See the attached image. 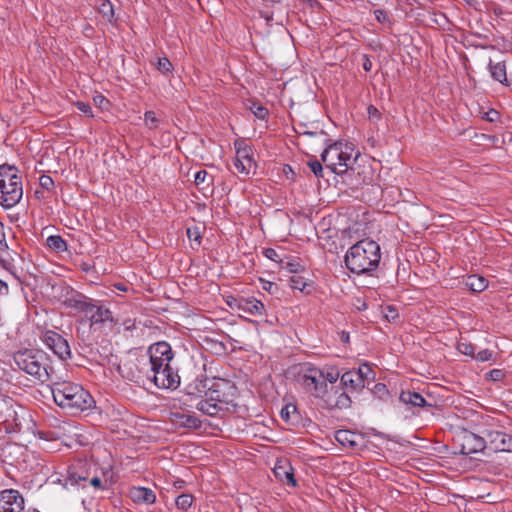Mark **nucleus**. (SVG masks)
Listing matches in <instances>:
<instances>
[{
	"mask_svg": "<svg viewBox=\"0 0 512 512\" xmlns=\"http://www.w3.org/2000/svg\"><path fill=\"white\" fill-rule=\"evenodd\" d=\"M235 147L236 156L234 159V167L239 173L249 174L251 168L254 166L251 147L244 142H236Z\"/></svg>",
	"mask_w": 512,
	"mask_h": 512,
	"instance_id": "obj_14",
	"label": "nucleus"
},
{
	"mask_svg": "<svg viewBox=\"0 0 512 512\" xmlns=\"http://www.w3.org/2000/svg\"><path fill=\"white\" fill-rule=\"evenodd\" d=\"M235 386L225 379L215 380L205 391V399L200 400L196 408L209 416H217L221 412H229L236 407L234 404Z\"/></svg>",
	"mask_w": 512,
	"mask_h": 512,
	"instance_id": "obj_3",
	"label": "nucleus"
},
{
	"mask_svg": "<svg viewBox=\"0 0 512 512\" xmlns=\"http://www.w3.org/2000/svg\"><path fill=\"white\" fill-rule=\"evenodd\" d=\"M7 247L4 234V225L0 222V250Z\"/></svg>",
	"mask_w": 512,
	"mask_h": 512,
	"instance_id": "obj_54",
	"label": "nucleus"
},
{
	"mask_svg": "<svg viewBox=\"0 0 512 512\" xmlns=\"http://www.w3.org/2000/svg\"><path fill=\"white\" fill-rule=\"evenodd\" d=\"M24 510V499L14 489H7L0 492V512H22Z\"/></svg>",
	"mask_w": 512,
	"mask_h": 512,
	"instance_id": "obj_13",
	"label": "nucleus"
},
{
	"mask_svg": "<svg viewBox=\"0 0 512 512\" xmlns=\"http://www.w3.org/2000/svg\"><path fill=\"white\" fill-rule=\"evenodd\" d=\"M498 112L495 110H490L489 112L485 113L484 119H486L489 122H494L498 119Z\"/></svg>",
	"mask_w": 512,
	"mask_h": 512,
	"instance_id": "obj_52",
	"label": "nucleus"
},
{
	"mask_svg": "<svg viewBox=\"0 0 512 512\" xmlns=\"http://www.w3.org/2000/svg\"><path fill=\"white\" fill-rule=\"evenodd\" d=\"M51 390L55 403L71 414L83 412L95 406V400L91 394L79 384L58 381L53 383Z\"/></svg>",
	"mask_w": 512,
	"mask_h": 512,
	"instance_id": "obj_2",
	"label": "nucleus"
},
{
	"mask_svg": "<svg viewBox=\"0 0 512 512\" xmlns=\"http://www.w3.org/2000/svg\"><path fill=\"white\" fill-rule=\"evenodd\" d=\"M263 289L268 291L270 294H273L274 293V290L277 289V285L275 283H272V282H267L263 285Z\"/></svg>",
	"mask_w": 512,
	"mask_h": 512,
	"instance_id": "obj_55",
	"label": "nucleus"
},
{
	"mask_svg": "<svg viewBox=\"0 0 512 512\" xmlns=\"http://www.w3.org/2000/svg\"><path fill=\"white\" fill-rule=\"evenodd\" d=\"M341 383L351 391H360L365 387L364 381L361 380V376L357 374L355 369L345 372L341 376Z\"/></svg>",
	"mask_w": 512,
	"mask_h": 512,
	"instance_id": "obj_23",
	"label": "nucleus"
},
{
	"mask_svg": "<svg viewBox=\"0 0 512 512\" xmlns=\"http://www.w3.org/2000/svg\"><path fill=\"white\" fill-rule=\"evenodd\" d=\"M169 421L176 428L199 430L202 427V421L197 416L183 411H171Z\"/></svg>",
	"mask_w": 512,
	"mask_h": 512,
	"instance_id": "obj_15",
	"label": "nucleus"
},
{
	"mask_svg": "<svg viewBox=\"0 0 512 512\" xmlns=\"http://www.w3.org/2000/svg\"><path fill=\"white\" fill-rule=\"evenodd\" d=\"M23 196L22 176L14 165H0V205L9 209L20 202Z\"/></svg>",
	"mask_w": 512,
	"mask_h": 512,
	"instance_id": "obj_6",
	"label": "nucleus"
},
{
	"mask_svg": "<svg viewBox=\"0 0 512 512\" xmlns=\"http://www.w3.org/2000/svg\"><path fill=\"white\" fill-rule=\"evenodd\" d=\"M375 389V393H387L388 390L386 388V385L385 384H382V383H377L374 387Z\"/></svg>",
	"mask_w": 512,
	"mask_h": 512,
	"instance_id": "obj_57",
	"label": "nucleus"
},
{
	"mask_svg": "<svg viewBox=\"0 0 512 512\" xmlns=\"http://www.w3.org/2000/svg\"><path fill=\"white\" fill-rule=\"evenodd\" d=\"M366 307H367L366 303H364V302H363V303H362V305H360V306L358 307V310H365V309H366Z\"/></svg>",
	"mask_w": 512,
	"mask_h": 512,
	"instance_id": "obj_64",
	"label": "nucleus"
},
{
	"mask_svg": "<svg viewBox=\"0 0 512 512\" xmlns=\"http://www.w3.org/2000/svg\"><path fill=\"white\" fill-rule=\"evenodd\" d=\"M147 359L149 360L150 372L159 369L162 366L172 365L174 352L169 343L160 341L152 344L147 351Z\"/></svg>",
	"mask_w": 512,
	"mask_h": 512,
	"instance_id": "obj_9",
	"label": "nucleus"
},
{
	"mask_svg": "<svg viewBox=\"0 0 512 512\" xmlns=\"http://www.w3.org/2000/svg\"><path fill=\"white\" fill-rule=\"evenodd\" d=\"M144 121L145 124L149 129H156L159 124V120L156 117V114L154 111H146L144 114Z\"/></svg>",
	"mask_w": 512,
	"mask_h": 512,
	"instance_id": "obj_35",
	"label": "nucleus"
},
{
	"mask_svg": "<svg viewBox=\"0 0 512 512\" xmlns=\"http://www.w3.org/2000/svg\"><path fill=\"white\" fill-rule=\"evenodd\" d=\"M149 364L147 356L130 355L118 364L117 371L122 378L128 381L145 384L150 378Z\"/></svg>",
	"mask_w": 512,
	"mask_h": 512,
	"instance_id": "obj_8",
	"label": "nucleus"
},
{
	"mask_svg": "<svg viewBox=\"0 0 512 512\" xmlns=\"http://www.w3.org/2000/svg\"><path fill=\"white\" fill-rule=\"evenodd\" d=\"M493 357V351L489 349H484L475 354L474 359L480 362L490 361Z\"/></svg>",
	"mask_w": 512,
	"mask_h": 512,
	"instance_id": "obj_42",
	"label": "nucleus"
},
{
	"mask_svg": "<svg viewBox=\"0 0 512 512\" xmlns=\"http://www.w3.org/2000/svg\"><path fill=\"white\" fill-rule=\"evenodd\" d=\"M248 109L255 115V117L261 120L266 119L269 114L268 109L266 107L254 101H250Z\"/></svg>",
	"mask_w": 512,
	"mask_h": 512,
	"instance_id": "obj_30",
	"label": "nucleus"
},
{
	"mask_svg": "<svg viewBox=\"0 0 512 512\" xmlns=\"http://www.w3.org/2000/svg\"><path fill=\"white\" fill-rule=\"evenodd\" d=\"M63 304L67 308L74 309L78 312H83L87 315L94 309L93 300L78 292H72L65 298Z\"/></svg>",
	"mask_w": 512,
	"mask_h": 512,
	"instance_id": "obj_17",
	"label": "nucleus"
},
{
	"mask_svg": "<svg viewBox=\"0 0 512 512\" xmlns=\"http://www.w3.org/2000/svg\"><path fill=\"white\" fill-rule=\"evenodd\" d=\"M296 411H297V408L294 404H287L281 409V412H280L281 418L284 421L289 422L292 420V415L295 414Z\"/></svg>",
	"mask_w": 512,
	"mask_h": 512,
	"instance_id": "obj_39",
	"label": "nucleus"
},
{
	"mask_svg": "<svg viewBox=\"0 0 512 512\" xmlns=\"http://www.w3.org/2000/svg\"><path fill=\"white\" fill-rule=\"evenodd\" d=\"M302 3L307 4L310 8L320 5L318 0H299Z\"/></svg>",
	"mask_w": 512,
	"mask_h": 512,
	"instance_id": "obj_59",
	"label": "nucleus"
},
{
	"mask_svg": "<svg viewBox=\"0 0 512 512\" xmlns=\"http://www.w3.org/2000/svg\"><path fill=\"white\" fill-rule=\"evenodd\" d=\"M381 260L380 245L370 239H362L351 246L344 257L346 268L356 275H372Z\"/></svg>",
	"mask_w": 512,
	"mask_h": 512,
	"instance_id": "obj_1",
	"label": "nucleus"
},
{
	"mask_svg": "<svg viewBox=\"0 0 512 512\" xmlns=\"http://www.w3.org/2000/svg\"><path fill=\"white\" fill-rule=\"evenodd\" d=\"M41 339L61 360H67L71 357V349L68 341L57 332L48 330L42 335Z\"/></svg>",
	"mask_w": 512,
	"mask_h": 512,
	"instance_id": "obj_11",
	"label": "nucleus"
},
{
	"mask_svg": "<svg viewBox=\"0 0 512 512\" xmlns=\"http://www.w3.org/2000/svg\"><path fill=\"white\" fill-rule=\"evenodd\" d=\"M90 315L91 327L96 325H105L109 323L112 326L113 316L112 312L104 306H98L94 303V309L88 313Z\"/></svg>",
	"mask_w": 512,
	"mask_h": 512,
	"instance_id": "obj_20",
	"label": "nucleus"
},
{
	"mask_svg": "<svg viewBox=\"0 0 512 512\" xmlns=\"http://www.w3.org/2000/svg\"><path fill=\"white\" fill-rule=\"evenodd\" d=\"M340 339L342 342L344 343H348L349 340H350V336H349V333L348 332H345V331H342L341 332V335H340Z\"/></svg>",
	"mask_w": 512,
	"mask_h": 512,
	"instance_id": "obj_60",
	"label": "nucleus"
},
{
	"mask_svg": "<svg viewBox=\"0 0 512 512\" xmlns=\"http://www.w3.org/2000/svg\"><path fill=\"white\" fill-rule=\"evenodd\" d=\"M90 484L95 488L101 489L103 488L102 481L99 477H94L91 479Z\"/></svg>",
	"mask_w": 512,
	"mask_h": 512,
	"instance_id": "obj_58",
	"label": "nucleus"
},
{
	"mask_svg": "<svg viewBox=\"0 0 512 512\" xmlns=\"http://www.w3.org/2000/svg\"><path fill=\"white\" fill-rule=\"evenodd\" d=\"M156 67L162 74H169L173 69L172 63L167 57L158 58Z\"/></svg>",
	"mask_w": 512,
	"mask_h": 512,
	"instance_id": "obj_34",
	"label": "nucleus"
},
{
	"mask_svg": "<svg viewBox=\"0 0 512 512\" xmlns=\"http://www.w3.org/2000/svg\"><path fill=\"white\" fill-rule=\"evenodd\" d=\"M130 497L137 503L153 504L156 501L155 493L146 487H133L130 490Z\"/></svg>",
	"mask_w": 512,
	"mask_h": 512,
	"instance_id": "obj_22",
	"label": "nucleus"
},
{
	"mask_svg": "<svg viewBox=\"0 0 512 512\" xmlns=\"http://www.w3.org/2000/svg\"><path fill=\"white\" fill-rule=\"evenodd\" d=\"M39 184L43 189L50 190L54 186V181L49 175H41Z\"/></svg>",
	"mask_w": 512,
	"mask_h": 512,
	"instance_id": "obj_44",
	"label": "nucleus"
},
{
	"mask_svg": "<svg viewBox=\"0 0 512 512\" xmlns=\"http://www.w3.org/2000/svg\"><path fill=\"white\" fill-rule=\"evenodd\" d=\"M194 497L191 494H181L176 498V506L179 509L187 510L191 507Z\"/></svg>",
	"mask_w": 512,
	"mask_h": 512,
	"instance_id": "obj_32",
	"label": "nucleus"
},
{
	"mask_svg": "<svg viewBox=\"0 0 512 512\" xmlns=\"http://www.w3.org/2000/svg\"><path fill=\"white\" fill-rule=\"evenodd\" d=\"M487 447L486 437L476 435L472 432H465L463 435L461 450L463 455H471L482 452Z\"/></svg>",
	"mask_w": 512,
	"mask_h": 512,
	"instance_id": "obj_16",
	"label": "nucleus"
},
{
	"mask_svg": "<svg viewBox=\"0 0 512 512\" xmlns=\"http://www.w3.org/2000/svg\"><path fill=\"white\" fill-rule=\"evenodd\" d=\"M362 66H363V69H364L366 72L371 71V69H372V61L370 60V58H369V56H368V55H364V56H363V63H362Z\"/></svg>",
	"mask_w": 512,
	"mask_h": 512,
	"instance_id": "obj_53",
	"label": "nucleus"
},
{
	"mask_svg": "<svg viewBox=\"0 0 512 512\" xmlns=\"http://www.w3.org/2000/svg\"><path fill=\"white\" fill-rule=\"evenodd\" d=\"M367 113L371 121H379L382 116L381 112L373 105L367 107Z\"/></svg>",
	"mask_w": 512,
	"mask_h": 512,
	"instance_id": "obj_45",
	"label": "nucleus"
},
{
	"mask_svg": "<svg viewBox=\"0 0 512 512\" xmlns=\"http://www.w3.org/2000/svg\"><path fill=\"white\" fill-rule=\"evenodd\" d=\"M75 105H76L77 109L80 112H82V113H84V114H86V115H88L90 117L93 116L92 108H91V106L88 103H85V102H82V101H78V102L75 103Z\"/></svg>",
	"mask_w": 512,
	"mask_h": 512,
	"instance_id": "obj_47",
	"label": "nucleus"
},
{
	"mask_svg": "<svg viewBox=\"0 0 512 512\" xmlns=\"http://www.w3.org/2000/svg\"><path fill=\"white\" fill-rule=\"evenodd\" d=\"M375 18L383 23L387 20V13L384 10L377 9L374 11Z\"/></svg>",
	"mask_w": 512,
	"mask_h": 512,
	"instance_id": "obj_51",
	"label": "nucleus"
},
{
	"mask_svg": "<svg viewBox=\"0 0 512 512\" xmlns=\"http://www.w3.org/2000/svg\"><path fill=\"white\" fill-rule=\"evenodd\" d=\"M302 134H303V135H309V136H314V135H316V133H315V132H310V131H305V132H303Z\"/></svg>",
	"mask_w": 512,
	"mask_h": 512,
	"instance_id": "obj_63",
	"label": "nucleus"
},
{
	"mask_svg": "<svg viewBox=\"0 0 512 512\" xmlns=\"http://www.w3.org/2000/svg\"><path fill=\"white\" fill-rule=\"evenodd\" d=\"M489 376L493 381H500L504 378V372L501 369H493L489 372Z\"/></svg>",
	"mask_w": 512,
	"mask_h": 512,
	"instance_id": "obj_48",
	"label": "nucleus"
},
{
	"mask_svg": "<svg viewBox=\"0 0 512 512\" xmlns=\"http://www.w3.org/2000/svg\"><path fill=\"white\" fill-rule=\"evenodd\" d=\"M356 372L359 376H361V380L364 381V385L370 381H374L375 379V373L368 363L360 365Z\"/></svg>",
	"mask_w": 512,
	"mask_h": 512,
	"instance_id": "obj_28",
	"label": "nucleus"
},
{
	"mask_svg": "<svg viewBox=\"0 0 512 512\" xmlns=\"http://www.w3.org/2000/svg\"><path fill=\"white\" fill-rule=\"evenodd\" d=\"M335 439L342 446L356 450L361 446L363 438L360 434L354 433L350 430H338L335 434Z\"/></svg>",
	"mask_w": 512,
	"mask_h": 512,
	"instance_id": "obj_19",
	"label": "nucleus"
},
{
	"mask_svg": "<svg viewBox=\"0 0 512 512\" xmlns=\"http://www.w3.org/2000/svg\"><path fill=\"white\" fill-rule=\"evenodd\" d=\"M382 313L388 322H394L399 317L398 310L391 305L384 307Z\"/></svg>",
	"mask_w": 512,
	"mask_h": 512,
	"instance_id": "obj_38",
	"label": "nucleus"
},
{
	"mask_svg": "<svg viewBox=\"0 0 512 512\" xmlns=\"http://www.w3.org/2000/svg\"><path fill=\"white\" fill-rule=\"evenodd\" d=\"M13 360L17 368L44 383L54 373L49 355L40 349H23L14 353Z\"/></svg>",
	"mask_w": 512,
	"mask_h": 512,
	"instance_id": "obj_4",
	"label": "nucleus"
},
{
	"mask_svg": "<svg viewBox=\"0 0 512 512\" xmlns=\"http://www.w3.org/2000/svg\"><path fill=\"white\" fill-rule=\"evenodd\" d=\"M234 305L237 309L249 313L253 316H262L265 314V306L254 297L233 298Z\"/></svg>",
	"mask_w": 512,
	"mask_h": 512,
	"instance_id": "obj_18",
	"label": "nucleus"
},
{
	"mask_svg": "<svg viewBox=\"0 0 512 512\" xmlns=\"http://www.w3.org/2000/svg\"><path fill=\"white\" fill-rule=\"evenodd\" d=\"M263 254L265 255L266 258L272 261L279 262L280 264L283 263V259L280 257L278 252L273 248H266Z\"/></svg>",
	"mask_w": 512,
	"mask_h": 512,
	"instance_id": "obj_43",
	"label": "nucleus"
},
{
	"mask_svg": "<svg viewBox=\"0 0 512 512\" xmlns=\"http://www.w3.org/2000/svg\"><path fill=\"white\" fill-rule=\"evenodd\" d=\"M465 285L473 292H482L488 286V281L478 275H470L465 281Z\"/></svg>",
	"mask_w": 512,
	"mask_h": 512,
	"instance_id": "obj_25",
	"label": "nucleus"
},
{
	"mask_svg": "<svg viewBox=\"0 0 512 512\" xmlns=\"http://www.w3.org/2000/svg\"><path fill=\"white\" fill-rule=\"evenodd\" d=\"M281 267L287 269L291 273H297L301 266L299 263L283 260V263H281Z\"/></svg>",
	"mask_w": 512,
	"mask_h": 512,
	"instance_id": "obj_46",
	"label": "nucleus"
},
{
	"mask_svg": "<svg viewBox=\"0 0 512 512\" xmlns=\"http://www.w3.org/2000/svg\"><path fill=\"white\" fill-rule=\"evenodd\" d=\"M186 234L190 241L196 242V244L198 246L201 244L202 230H201L200 226L193 225V226L188 227Z\"/></svg>",
	"mask_w": 512,
	"mask_h": 512,
	"instance_id": "obj_31",
	"label": "nucleus"
},
{
	"mask_svg": "<svg viewBox=\"0 0 512 512\" xmlns=\"http://www.w3.org/2000/svg\"><path fill=\"white\" fill-rule=\"evenodd\" d=\"M489 71L494 80L509 86L510 83L507 79L506 65L504 61L493 63L491 60L488 64Z\"/></svg>",
	"mask_w": 512,
	"mask_h": 512,
	"instance_id": "obj_24",
	"label": "nucleus"
},
{
	"mask_svg": "<svg viewBox=\"0 0 512 512\" xmlns=\"http://www.w3.org/2000/svg\"><path fill=\"white\" fill-rule=\"evenodd\" d=\"M352 143L335 142L329 145L321 154V161L332 173L349 176L354 171L353 164L359 152L353 158Z\"/></svg>",
	"mask_w": 512,
	"mask_h": 512,
	"instance_id": "obj_5",
	"label": "nucleus"
},
{
	"mask_svg": "<svg viewBox=\"0 0 512 512\" xmlns=\"http://www.w3.org/2000/svg\"><path fill=\"white\" fill-rule=\"evenodd\" d=\"M285 474V480H286V483L295 487L296 486V480L294 478V474H293V471H292V468H290L289 471H285L284 472Z\"/></svg>",
	"mask_w": 512,
	"mask_h": 512,
	"instance_id": "obj_50",
	"label": "nucleus"
},
{
	"mask_svg": "<svg viewBox=\"0 0 512 512\" xmlns=\"http://www.w3.org/2000/svg\"><path fill=\"white\" fill-rule=\"evenodd\" d=\"M295 380L302 385L308 392L318 398H322L327 393V383H325L324 372L310 364H302L295 367Z\"/></svg>",
	"mask_w": 512,
	"mask_h": 512,
	"instance_id": "obj_7",
	"label": "nucleus"
},
{
	"mask_svg": "<svg viewBox=\"0 0 512 512\" xmlns=\"http://www.w3.org/2000/svg\"><path fill=\"white\" fill-rule=\"evenodd\" d=\"M94 102L101 107L103 106V104L109 103V101L102 95H98V96L94 97Z\"/></svg>",
	"mask_w": 512,
	"mask_h": 512,
	"instance_id": "obj_56",
	"label": "nucleus"
},
{
	"mask_svg": "<svg viewBox=\"0 0 512 512\" xmlns=\"http://www.w3.org/2000/svg\"><path fill=\"white\" fill-rule=\"evenodd\" d=\"M487 447L494 452H512V436L502 431L485 430Z\"/></svg>",
	"mask_w": 512,
	"mask_h": 512,
	"instance_id": "obj_12",
	"label": "nucleus"
},
{
	"mask_svg": "<svg viewBox=\"0 0 512 512\" xmlns=\"http://www.w3.org/2000/svg\"><path fill=\"white\" fill-rule=\"evenodd\" d=\"M351 403H352V401H351L350 397L348 396V394L345 392H342L337 397L334 406L339 409H347L351 406Z\"/></svg>",
	"mask_w": 512,
	"mask_h": 512,
	"instance_id": "obj_37",
	"label": "nucleus"
},
{
	"mask_svg": "<svg viewBox=\"0 0 512 512\" xmlns=\"http://www.w3.org/2000/svg\"><path fill=\"white\" fill-rule=\"evenodd\" d=\"M115 287L120 291H127V287L123 284H116Z\"/></svg>",
	"mask_w": 512,
	"mask_h": 512,
	"instance_id": "obj_61",
	"label": "nucleus"
},
{
	"mask_svg": "<svg viewBox=\"0 0 512 512\" xmlns=\"http://www.w3.org/2000/svg\"><path fill=\"white\" fill-rule=\"evenodd\" d=\"M399 400L403 404L410 407L422 408L425 406H431L426 402V400L421 394L410 390L402 391L400 393Z\"/></svg>",
	"mask_w": 512,
	"mask_h": 512,
	"instance_id": "obj_21",
	"label": "nucleus"
},
{
	"mask_svg": "<svg viewBox=\"0 0 512 512\" xmlns=\"http://www.w3.org/2000/svg\"><path fill=\"white\" fill-rule=\"evenodd\" d=\"M205 388H206V384L203 383V381L196 380V383L194 385L189 384L185 388V390L188 395H196V394H200V393L204 392Z\"/></svg>",
	"mask_w": 512,
	"mask_h": 512,
	"instance_id": "obj_36",
	"label": "nucleus"
},
{
	"mask_svg": "<svg viewBox=\"0 0 512 512\" xmlns=\"http://www.w3.org/2000/svg\"><path fill=\"white\" fill-rule=\"evenodd\" d=\"M47 246L53 251L60 253L67 250L66 241L59 235H51L46 240Z\"/></svg>",
	"mask_w": 512,
	"mask_h": 512,
	"instance_id": "obj_27",
	"label": "nucleus"
},
{
	"mask_svg": "<svg viewBox=\"0 0 512 512\" xmlns=\"http://www.w3.org/2000/svg\"><path fill=\"white\" fill-rule=\"evenodd\" d=\"M339 378V372L337 371H331V372H327L326 374L324 373V379H325V383L330 382V383H335Z\"/></svg>",
	"mask_w": 512,
	"mask_h": 512,
	"instance_id": "obj_49",
	"label": "nucleus"
},
{
	"mask_svg": "<svg viewBox=\"0 0 512 512\" xmlns=\"http://www.w3.org/2000/svg\"><path fill=\"white\" fill-rule=\"evenodd\" d=\"M289 285L293 290H299V291L303 292L305 290L306 286H308V283L306 282V280L303 277L294 275V276L290 277Z\"/></svg>",
	"mask_w": 512,
	"mask_h": 512,
	"instance_id": "obj_33",
	"label": "nucleus"
},
{
	"mask_svg": "<svg viewBox=\"0 0 512 512\" xmlns=\"http://www.w3.org/2000/svg\"><path fill=\"white\" fill-rule=\"evenodd\" d=\"M98 12L109 23L114 21V7L109 0H99Z\"/></svg>",
	"mask_w": 512,
	"mask_h": 512,
	"instance_id": "obj_26",
	"label": "nucleus"
},
{
	"mask_svg": "<svg viewBox=\"0 0 512 512\" xmlns=\"http://www.w3.org/2000/svg\"><path fill=\"white\" fill-rule=\"evenodd\" d=\"M183 484H184V481H182V480H181V481H177V482L175 483V486H176L177 488H182V487H183Z\"/></svg>",
	"mask_w": 512,
	"mask_h": 512,
	"instance_id": "obj_62",
	"label": "nucleus"
},
{
	"mask_svg": "<svg viewBox=\"0 0 512 512\" xmlns=\"http://www.w3.org/2000/svg\"><path fill=\"white\" fill-rule=\"evenodd\" d=\"M457 349L460 353L470 356L474 358L475 356V347L473 344L468 342H459L457 345Z\"/></svg>",
	"mask_w": 512,
	"mask_h": 512,
	"instance_id": "obj_40",
	"label": "nucleus"
},
{
	"mask_svg": "<svg viewBox=\"0 0 512 512\" xmlns=\"http://www.w3.org/2000/svg\"><path fill=\"white\" fill-rule=\"evenodd\" d=\"M149 382H152L158 388L175 390L180 385L178 369L172 365L155 369L150 372Z\"/></svg>",
	"mask_w": 512,
	"mask_h": 512,
	"instance_id": "obj_10",
	"label": "nucleus"
},
{
	"mask_svg": "<svg viewBox=\"0 0 512 512\" xmlns=\"http://www.w3.org/2000/svg\"><path fill=\"white\" fill-rule=\"evenodd\" d=\"M213 178L206 170H200L195 174L194 182L197 186L203 185L202 189L209 187L212 184Z\"/></svg>",
	"mask_w": 512,
	"mask_h": 512,
	"instance_id": "obj_29",
	"label": "nucleus"
},
{
	"mask_svg": "<svg viewBox=\"0 0 512 512\" xmlns=\"http://www.w3.org/2000/svg\"><path fill=\"white\" fill-rule=\"evenodd\" d=\"M308 166L309 168L311 169V171L313 172V174L320 178V177H323V166H322V162H320L319 160L317 159H310L308 161Z\"/></svg>",
	"mask_w": 512,
	"mask_h": 512,
	"instance_id": "obj_41",
	"label": "nucleus"
}]
</instances>
